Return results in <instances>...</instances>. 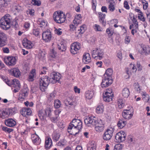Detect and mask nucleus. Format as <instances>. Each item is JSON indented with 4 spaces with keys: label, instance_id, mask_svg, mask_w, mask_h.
Wrapping results in <instances>:
<instances>
[{
    "label": "nucleus",
    "instance_id": "1",
    "mask_svg": "<svg viewBox=\"0 0 150 150\" xmlns=\"http://www.w3.org/2000/svg\"><path fill=\"white\" fill-rule=\"evenodd\" d=\"M61 77L59 73L54 72L50 74V78L47 76L41 77L39 81L40 89L42 91H44L50 83H56L59 80Z\"/></svg>",
    "mask_w": 150,
    "mask_h": 150
},
{
    "label": "nucleus",
    "instance_id": "2",
    "mask_svg": "<svg viewBox=\"0 0 150 150\" xmlns=\"http://www.w3.org/2000/svg\"><path fill=\"white\" fill-rule=\"evenodd\" d=\"M18 19L19 17H16L12 21L10 16L8 14H6L0 20L1 27L3 29L7 30L12 25L15 30H17L19 27L18 24L19 22Z\"/></svg>",
    "mask_w": 150,
    "mask_h": 150
},
{
    "label": "nucleus",
    "instance_id": "3",
    "mask_svg": "<svg viewBox=\"0 0 150 150\" xmlns=\"http://www.w3.org/2000/svg\"><path fill=\"white\" fill-rule=\"evenodd\" d=\"M85 124L88 126L91 125L104 127L101 120H98L94 116L87 117L84 120Z\"/></svg>",
    "mask_w": 150,
    "mask_h": 150
},
{
    "label": "nucleus",
    "instance_id": "4",
    "mask_svg": "<svg viewBox=\"0 0 150 150\" xmlns=\"http://www.w3.org/2000/svg\"><path fill=\"white\" fill-rule=\"evenodd\" d=\"M91 54L92 57L96 60L102 59L104 56L103 50L99 47L94 48L91 51Z\"/></svg>",
    "mask_w": 150,
    "mask_h": 150
},
{
    "label": "nucleus",
    "instance_id": "5",
    "mask_svg": "<svg viewBox=\"0 0 150 150\" xmlns=\"http://www.w3.org/2000/svg\"><path fill=\"white\" fill-rule=\"evenodd\" d=\"M53 17L54 21L57 23L59 24L64 23L66 20L65 14L61 11H57L54 12Z\"/></svg>",
    "mask_w": 150,
    "mask_h": 150
},
{
    "label": "nucleus",
    "instance_id": "6",
    "mask_svg": "<svg viewBox=\"0 0 150 150\" xmlns=\"http://www.w3.org/2000/svg\"><path fill=\"white\" fill-rule=\"evenodd\" d=\"M14 113L13 109L6 108L0 111V115L2 118L8 117Z\"/></svg>",
    "mask_w": 150,
    "mask_h": 150
},
{
    "label": "nucleus",
    "instance_id": "7",
    "mask_svg": "<svg viewBox=\"0 0 150 150\" xmlns=\"http://www.w3.org/2000/svg\"><path fill=\"white\" fill-rule=\"evenodd\" d=\"M114 131V129L111 127L108 129L103 135V139L105 140H108L110 139Z\"/></svg>",
    "mask_w": 150,
    "mask_h": 150
},
{
    "label": "nucleus",
    "instance_id": "8",
    "mask_svg": "<svg viewBox=\"0 0 150 150\" xmlns=\"http://www.w3.org/2000/svg\"><path fill=\"white\" fill-rule=\"evenodd\" d=\"M76 127L78 128H81L82 127V122L80 120L74 119L69 124V128H72V127Z\"/></svg>",
    "mask_w": 150,
    "mask_h": 150
},
{
    "label": "nucleus",
    "instance_id": "9",
    "mask_svg": "<svg viewBox=\"0 0 150 150\" xmlns=\"http://www.w3.org/2000/svg\"><path fill=\"white\" fill-rule=\"evenodd\" d=\"M16 59L15 57L8 56L5 59L4 62L6 64L9 66H12L16 63Z\"/></svg>",
    "mask_w": 150,
    "mask_h": 150
},
{
    "label": "nucleus",
    "instance_id": "10",
    "mask_svg": "<svg viewBox=\"0 0 150 150\" xmlns=\"http://www.w3.org/2000/svg\"><path fill=\"white\" fill-rule=\"evenodd\" d=\"M112 82V78L104 76L101 85L102 88H106L110 85Z\"/></svg>",
    "mask_w": 150,
    "mask_h": 150
},
{
    "label": "nucleus",
    "instance_id": "11",
    "mask_svg": "<svg viewBox=\"0 0 150 150\" xmlns=\"http://www.w3.org/2000/svg\"><path fill=\"white\" fill-rule=\"evenodd\" d=\"M80 49V44L79 42H75L72 44L71 47L70 51L72 54H75L78 52Z\"/></svg>",
    "mask_w": 150,
    "mask_h": 150
},
{
    "label": "nucleus",
    "instance_id": "12",
    "mask_svg": "<svg viewBox=\"0 0 150 150\" xmlns=\"http://www.w3.org/2000/svg\"><path fill=\"white\" fill-rule=\"evenodd\" d=\"M125 133L123 131L120 132L116 134L115 136L116 142H121L124 141L125 138Z\"/></svg>",
    "mask_w": 150,
    "mask_h": 150
},
{
    "label": "nucleus",
    "instance_id": "13",
    "mask_svg": "<svg viewBox=\"0 0 150 150\" xmlns=\"http://www.w3.org/2000/svg\"><path fill=\"white\" fill-rule=\"evenodd\" d=\"M113 96V94L111 92L110 93L107 91L103 94V98L104 101L109 102L112 100Z\"/></svg>",
    "mask_w": 150,
    "mask_h": 150
},
{
    "label": "nucleus",
    "instance_id": "14",
    "mask_svg": "<svg viewBox=\"0 0 150 150\" xmlns=\"http://www.w3.org/2000/svg\"><path fill=\"white\" fill-rule=\"evenodd\" d=\"M52 35L50 30L44 31L42 34V39L46 42L50 41L51 40Z\"/></svg>",
    "mask_w": 150,
    "mask_h": 150
},
{
    "label": "nucleus",
    "instance_id": "15",
    "mask_svg": "<svg viewBox=\"0 0 150 150\" xmlns=\"http://www.w3.org/2000/svg\"><path fill=\"white\" fill-rule=\"evenodd\" d=\"M7 37L6 35L3 32H0V47L4 46L6 44Z\"/></svg>",
    "mask_w": 150,
    "mask_h": 150
},
{
    "label": "nucleus",
    "instance_id": "16",
    "mask_svg": "<svg viewBox=\"0 0 150 150\" xmlns=\"http://www.w3.org/2000/svg\"><path fill=\"white\" fill-rule=\"evenodd\" d=\"M123 117L125 119H130L133 116V114L129 110H124L122 113Z\"/></svg>",
    "mask_w": 150,
    "mask_h": 150
},
{
    "label": "nucleus",
    "instance_id": "17",
    "mask_svg": "<svg viewBox=\"0 0 150 150\" xmlns=\"http://www.w3.org/2000/svg\"><path fill=\"white\" fill-rule=\"evenodd\" d=\"M32 112L31 109L27 108H23L21 111V114L23 116H26V115L30 116L31 115Z\"/></svg>",
    "mask_w": 150,
    "mask_h": 150
},
{
    "label": "nucleus",
    "instance_id": "18",
    "mask_svg": "<svg viewBox=\"0 0 150 150\" xmlns=\"http://www.w3.org/2000/svg\"><path fill=\"white\" fill-rule=\"evenodd\" d=\"M99 15V21L104 26L106 25V21L105 20V14H103V13L100 12L98 13Z\"/></svg>",
    "mask_w": 150,
    "mask_h": 150
},
{
    "label": "nucleus",
    "instance_id": "19",
    "mask_svg": "<svg viewBox=\"0 0 150 150\" xmlns=\"http://www.w3.org/2000/svg\"><path fill=\"white\" fill-rule=\"evenodd\" d=\"M82 61L83 63L85 64H88L91 62V58L89 53H85L83 54Z\"/></svg>",
    "mask_w": 150,
    "mask_h": 150
},
{
    "label": "nucleus",
    "instance_id": "20",
    "mask_svg": "<svg viewBox=\"0 0 150 150\" xmlns=\"http://www.w3.org/2000/svg\"><path fill=\"white\" fill-rule=\"evenodd\" d=\"M81 128H78L76 127H72V128H69V126L68 127L67 129L69 132H71V134L74 135H76L78 134Z\"/></svg>",
    "mask_w": 150,
    "mask_h": 150
},
{
    "label": "nucleus",
    "instance_id": "21",
    "mask_svg": "<svg viewBox=\"0 0 150 150\" xmlns=\"http://www.w3.org/2000/svg\"><path fill=\"white\" fill-rule=\"evenodd\" d=\"M31 139L33 142L34 144H40V139L39 136L36 134L32 135Z\"/></svg>",
    "mask_w": 150,
    "mask_h": 150
},
{
    "label": "nucleus",
    "instance_id": "22",
    "mask_svg": "<svg viewBox=\"0 0 150 150\" xmlns=\"http://www.w3.org/2000/svg\"><path fill=\"white\" fill-rule=\"evenodd\" d=\"M23 44L24 47L27 49H31L34 46L33 43L27 40H26V42L23 40Z\"/></svg>",
    "mask_w": 150,
    "mask_h": 150
},
{
    "label": "nucleus",
    "instance_id": "23",
    "mask_svg": "<svg viewBox=\"0 0 150 150\" xmlns=\"http://www.w3.org/2000/svg\"><path fill=\"white\" fill-rule=\"evenodd\" d=\"M5 124L6 126L11 127L14 126L16 124V122L13 119H10L6 120Z\"/></svg>",
    "mask_w": 150,
    "mask_h": 150
},
{
    "label": "nucleus",
    "instance_id": "24",
    "mask_svg": "<svg viewBox=\"0 0 150 150\" xmlns=\"http://www.w3.org/2000/svg\"><path fill=\"white\" fill-rule=\"evenodd\" d=\"M142 51L141 54H144L145 55H147L150 54V48L147 46L143 45L142 47Z\"/></svg>",
    "mask_w": 150,
    "mask_h": 150
},
{
    "label": "nucleus",
    "instance_id": "25",
    "mask_svg": "<svg viewBox=\"0 0 150 150\" xmlns=\"http://www.w3.org/2000/svg\"><path fill=\"white\" fill-rule=\"evenodd\" d=\"M35 70L33 69L29 74L28 78V81H33L34 80V78L36 77Z\"/></svg>",
    "mask_w": 150,
    "mask_h": 150
},
{
    "label": "nucleus",
    "instance_id": "26",
    "mask_svg": "<svg viewBox=\"0 0 150 150\" xmlns=\"http://www.w3.org/2000/svg\"><path fill=\"white\" fill-rule=\"evenodd\" d=\"M82 20L81 14H79L76 16L73 22L74 24H79L81 23Z\"/></svg>",
    "mask_w": 150,
    "mask_h": 150
},
{
    "label": "nucleus",
    "instance_id": "27",
    "mask_svg": "<svg viewBox=\"0 0 150 150\" xmlns=\"http://www.w3.org/2000/svg\"><path fill=\"white\" fill-rule=\"evenodd\" d=\"M94 95V92L93 91H88L85 93V96L86 98L88 99H91Z\"/></svg>",
    "mask_w": 150,
    "mask_h": 150
},
{
    "label": "nucleus",
    "instance_id": "28",
    "mask_svg": "<svg viewBox=\"0 0 150 150\" xmlns=\"http://www.w3.org/2000/svg\"><path fill=\"white\" fill-rule=\"evenodd\" d=\"M52 144V141L50 138H48L45 142V147L47 149H49Z\"/></svg>",
    "mask_w": 150,
    "mask_h": 150
},
{
    "label": "nucleus",
    "instance_id": "29",
    "mask_svg": "<svg viewBox=\"0 0 150 150\" xmlns=\"http://www.w3.org/2000/svg\"><path fill=\"white\" fill-rule=\"evenodd\" d=\"M113 72V71L112 69L108 68L106 70L105 73L104 74V76L112 78L111 76Z\"/></svg>",
    "mask_w": 150,
    "mask_h": 150
},
{
    "label": "nucleus",
    "instance_id": "30",
    "mask_svg": "<svg viewBox=\"0 0 150 150\" xmlns=\"http://www.w3.org/2000/svg\"><path fill=\"white\" fill-rule=\"evenodd\" d=\"M60 112V111H59L58 110H56L54 111L55 116L50 117L51 120L53 122L56 121Z\"/></svg>",
    "mask_w": 150,
    "mask_h": 150
},
{
    "label": "nucleus",
    "instance_id": "31",
    "mask_svg": "<svg viewBox=\"0 0 150 150\" xmlns=\"http://www.w3.org/2000/svg\"><path fill=\"white\" fill-rule=\"evenodd\" d=\"M11 74L14 77L18 78L19 77V69L18 68H15L12 69L11 71Z\"/></svg>",
    "mask_w": 150,
    "mask_h": 150
},
{
    "label": "nucleus",
    "instance_id": "32",
    "mask_svg": "<svg viewBox=\"0 0 150 150\" xmlns=\"http://www.w3.org/2000/svg\"><path fill=\"white\" fill-rule=\"evenodd\" d=\"M129 89L126 88H123L122 91V95L124 98H127L129 96Z\"/></svg>",
    "mask_w": 150,
    "mask_h": 150
},
{
    "label": "nucleus",
    "instance_id": "33",
    "mask_svg": "<svg viewBox=\"0 0 150 150\" xmlns=\"http://www.w3.org/2000/svg\"><path fill=\"white\" fill-rule=\"evenodd\" d=\"M104 106L102 104L98 105L96 109L97 113L100 114L103 113V111Z\"/></svg>",
    "mask_w": 150,
    "mask_h": 150
},
{
    "label": "nucleus",
    "instance_id": "34",
    "mask_svg": "<svg viewBox=\"0 0 150 150\" xmlns=\"http://www.w3.org/2000/svg\"><path fill=\"white\" fill-rule=\"evenodd\" d=\"M126 124L127 122L126 121L122 120H120L118 121L117 125L119 128L121 129L125 127Z\"/></svg>",
    "mask_w": 150,
    "mask_h": 150
},
{
    "label": "nucleus",
    "instance_id": "35",
    "mask_svg": "<svg viewBox=\"0 0 150 150\" xmlns=\"http://www.w3.org/2000/svg\"><path fill=\"white\" fill-rule=\"evenodd\" d=\"M87 148L93 149H96V144L95 142L92 141L88 144Z\"/></svg>",
    "mask_w": 150,
    "mask_h": 150
},
{
    "label": "nucleus",
    "instance_id": "36",
    "mask_svg": "<svg viewBox=\"0 0 150 150\" xmlns=\"http://www.w3.org/2000/svg\"><path fill=\"white\" fill-rule=\"evenodd\" d=\"M7 5L6 0H0V9L3 8Z\"/></svg>",
    "mask_w": 150,
    "mask_h": 150
},
{
    "label": "nucleus",
    "instance_id": "37",
    "mask_svg": "<svg viewBox=\"0 0 150 150\" xmlns=\"http://www.w3.org/2000/svg\"><path fill=\"white\" fill-rule=\"evenodd\" d=\"M143 100H145V102H147L149 100V96L147 94L146 92H143L141 93Z\"/></svg>",
    "mask_w": 150,
    "mask_h": 150
},
{
    "label": "nucleus",
    "instance_id": "38",
    "mask_svg": "<svg viewBox=\"0 0 150 150\" xmlns=\"http://www.w3.org/2000/svg\"><path fill=\"white\" fill-rule=\"evenodd\" d=\"M60 137V135L59 133H54L52 135V138L55 142H57L58 140Z\"/></svg>",
    "mask_w": 150,
    "mask_h": 150
},
{
    "label": "nucleus",
    "instance_id": "39",
    "mask_svg": "<svg viewBox=\"0 0 150 150\" xmlns=\"http://www.w3.org/2000/svg\"><path fill=\"white\" fill-rule=\"evenodd\" d=\"M118 106L120 108H121L124 106V104L122 99H119L117 101Z\"/></svg>",
    "mask_w": 150,
    "mask_h": 150
},
{
    "label": "nucleus",
    "instance_id": "40",
    "mask_svg": "<svg viewBox=\"0 0 150 150\" xmlns=\"http://www.w3.org/2000/svg\"><path fill=\"white\" fill-rule=\"evenodd\" d=\"M54 106L56 108H58L61 107V101L58 100H55L54 102Z\"/></svg>",
    "mask_w": 150,
    "mask_h": 150
},
{
    "label": "nucleus",
    "instance_id": "41",
    "mask_svg": "<svg viewBox=\"0 0 150 150\" xmlns=\"http://www.w3.org/2000/svg\"><path fill=\"white\" fill-rule=\"evenodd\" d=\"M31 3L33 5L40 6L41 4V2L39 0H31Z\"/></svg>",
    "mask_w": 150,
    "mask_h": 150
},
{
    "label": "nucleus",
    "instance_id": "42",
    "mask_svg": "<svg viewBox=\"0 0 150 150\" xmlns=\"http://www.w3.org/2000/svg\"><path fill=\"white\" fill-rule=\"evenodd\" d=\"M58 49L61 51L63 52L66 50V47L63 44H60L57 45Z\"/></svg>",
    "mask_w": 150,
    "mask_h": 150
},
{
    "label": "nucleus",
    "instance_id": "43",
    "mask_svg": "<svg viewBox=\"0 0 150 150\" xmlns=\"http://www.w3.org/2000/svg\"><path fill=\"white\" fill-rule=\"evenodd\" d=\"M86 29V26L85 25H83L80 27V29H78V31H79V33L82 34L85 31Z\"/></svg>",
    "mask_w": 150,
    "mask_h": 150
},
{
    "label": "nucleus",
    "instance_id": "44",
    "mask_svg": "<svg viewBox=\"0 0 150 150\" xmlns=\"http://www.w3.org/2000/svg\"><path fill=\"white\" fill-rule=\"evenodd\" d=\"M122 146L120 144H118L115 145L113 150H122Z\"/></svg>",
    "mask_w": 150,
    "mask_h": 150
},
{
    "label": "nucleus",
    "instance_id": "45",
    "mask_svg": "<svg viewBox=\"0 0 150 150\" xmlns=\"http://www.w3.org/2000/svg\"><path fill=\"white\" fill-rule=\"evenodd\" d=\"M40 30L38 28H36L33 30L32 33L35 36H39L40 33Z\"/></svg>",
    "mask_w": 150,
    "mask_h": 150
},
{
    "label": "nucleus",
    "instance_id": "46",
    "mask_svg": "<svg viewBox=\"0 0 150 150\" xmlns=\"http://www.w3.org/2000/svg\"><path fill=\"white\" fill-rule=\"evenodd\" d=\"M45 112L47 116L50 117H51L52 115L51 111L50 108H47L45 110Z\"/></svg>",
    "mask_w": 150,
    "mask_h": 150
},
{
    "label": "nucleus",
    "instance_id": "47",
    "mask_svg": "<svg viewBox=\"0 0 150 150\" xmlns=\"http://www.w3.org/2000/svg\"><path fill=\"white\" fill-rule=\"evenodd\" d=\"M12 84L13 86L19 87V81L17 79H14L13 80Z\"/></svg>",
    "mask_w": 150,
    "mask_h": 150
},
{
    "label": "nucleus",
    "instance_id": "48",
    "mask_svg": "<svg viewBox=\"0 0 150 150\" xmlns=\"http://www.w3.org/2000/svg\"><path fill=\"white\" fill-rule=\"evenodd\" d=\"M115 3L113 4L111 3V4H109L108 8L110 11H113L115 10Z\"/></svg>",
    "mask_w": 150,
    "mask_h": 150
},
{
    "label": "nucleus",
    "instance_id": "49",
    "mask_svg": "<svg viewBox=\"0 0 150 150\" xmlns=\"http://www.w3.org/2000/svg\"><path fill=\"white\" fill-rule=\"evenodd\" d=\"M104 127L96 126L95 129L98 132H100L103 130Z\"/></svg>",
    "mask_w": 150,
    "mask_h": 150
},
{
    "label": "nucleus",
    "instance_id": "50",
    "mask_svg": "<svg viewBox=\"0 0 150 150\" xmlns=\"http://www.w3.org/2000/svg\"><path fill=\"white\" fill-rule=\"evenodd\" d=\"M50 55L53 58H54L56 56L57 52L54 49H53L51 50Z\"/></svg>",
    "mask_w": 150,
    "mask_h": 150
},
{
    "label": "nucleus",
    "instance_id": "51",
    "mask_svg": "<svg viewBox=\"0 0 150 150\" xmlns=\"http://www.w3.org/2000/svg\"><path fill=\"white\" fill-rule=\"evenodd\" d=\"M135 89L138 92H140V88L138 83H135L134 84Z\"/></svg>",
    "mask_w": 150,
    "mask_h": 150
},
{
    "label": "nucleus",
    "instance_id": "52",
    "mask_svg": "<svg viewBox=\"0 0 150 150\" xmlns=\"http://www.w3.org/2000/svg\"><path fill=\"white\" fill-rule=\"evenodd\" d=\"M2 129L3 131L8 133H10L13 130V129H12L8 128L6 127H2Z\"/></svg>",
    "mask_w": 150,
    "mask_h": 150
},
{
    "label": "nucleus",
    "instance_id": "53",
    "mask_svg": "<svg viewBox=\"0 0 150 150\" xmlns=\"http://www.w3.org/2000/svg\"><path fill=\"white\" fill-rule=\"evenodd\" d=\"M142 2L143 3H144L143 4V8L144 9L146 10L148 7V3L145 0H142Z\"/></svg>",
    "mask_w": 150,
    "mask_h": 150
},
{
    "label": "nucleus",
    "instance_id": "54",
    "mask_svg": "<svg viewBox=\"0 0 150 150\" xmlns=\"http://www.w3.org/2000/svg\"><path fill=\"white\" fill-rule=\"evenodd\" d=\"M135 65L138 71H141L142 70V67L141 65L139 62H137Z\"/></svg>",
    "mask_w": 150,
    "mask_h": 150
},
{
    "label": "nucleus",
    "instance_id": "55",
    "mask_svg": "<svg viewBox=\"0 0 150 150\" xmlns=\"http://www.w3.org/2000/svg\"><path fill=\"white\" fill-rule=\"evenodd\" d=\"M106 32L109 36H111L113 33V31L109 28L107 29Z\"/></svg>",
    "mask_w": 150,
    "mask_h": 150
},
{
    "label": "nucleus",
    "instance_id": "56",
    "mask_svg": "<svg viewBox=\"0 0 150 150\" xmlns=\"http://www.w3.org/2000/svg\"><path fill=\"white\" fill-rule=\"evenodd\" d=\"M138 29V26L137 27L134 26V28L131 30V33L133 35H134L135 33H137Z\"/></svg>",
    "mask_w": 150,
    "mask_h": 150
},
{
    "label": "nucleus",
    "instance_id": "57",
    "mask_svg": "<svg viewBox=\"0 0 150 150\" xmlns=\"http://www.w3.org/2000/svg\"><path fill=\"white\" fill-rule=\"evenodd\" d=\"M94 28L96 31H102V28L98 25L95 24Z\"/></svg>",
    "mask_w": 150,
    "mask_h": 150
},
{
    "label": "nucleus",
    "instance_id": "58",
    "mask_svg": "<svg viewBox=\"0 0 150 150\" xmlns=\"http://www.w3.org/2000/svg\"><path fill=\"white\" fill-rule=\"evenodd\" d=\"M58 145L59 146H64L66 144L65 141L64 139L61 140L58 143Z\"/></svg>",
    "mask_w": 150,
    "mask_h": 150
},
{
    "label": "nucleus",
    "instance_id": "59",
    "mask_svg": "<svg viewBox=\"0 0 150 150\" xmlns=\"http://www.w3.org/2000/svg\"><path fill=\"white\" fill-rule=\"evenodd\" d=\"M77 24H71L69 25V27L70 28V30L71 31L74 30L76 28V26H77Z\"/></svg>",
    "mask_w": 150,
    "mask_h": 150
},
{
    "label": "nucleus",
    "instance_id": "60",
    "mask_svg": "<svg viewBox=\"0 0 150 150\" xmlns=\"http://www.w3.org/2000/svg\"><path fill=\"white\" fill-rule=\"evenodd\" d=\"M34 10L32 9H29L27 11V13L28 14H29L31 16H33L34 15Z\"/></svg>",
    "mask_w": 150,
    "mask_h": 150
},
{
    "label": "nucleus",
    "instance_id": "61",
    "mask_svg": "<svg viewBox=\"0 0 150 150\" xmlns=\"http://www.w3.org/2000/svg\"><path fill=\"white\" fill-rule=\"evenodd\" d=\"M125 42L126 44H129L130 42V38L129 36H126L125 40Z\"/></svg>",
    "mask_w": 150,
    "mask_h": 150
},
{
    "label": "nucleus",
    "instance_id": "62",
    "mask_svg": "<svg viewBox=\"0 0 150 150\" xmlns=\"http://www.w3.org/2000/svg\"><path fill=\"white\" fill-rule=\"evenodd\" d=\"M132 21L133 22L134 26H137H137H138V23L136 19L134 17H133V18L132 19Z\"/></svg>",
    "mask_w": 150,
    "mask_h": 150
},
{
    "label": "nucleus",
    "instance_id": "63",
    "mask_svg": "<svg viewBox=\"0 0 150 150\" xmlns=\"http://www.w3.org/2000/svg\"><path fill=\"white\" fill-rule=\"evenodd\" d=\"M130 67H132V69L134 72H136L137 69L136 65L131 64L130 65Z\"/></svg>",
    "mask_w": 150,
    "mask_h": 150
},
{
    "label": "nucleus",
    "instance_id": "64",
    "mask_svg": "<svg viewBox=\"0 0 150 150\" xmlns=\"http://www.w3.org/2000/svg\"><path fill=\"white\" fill-rule=\"evenodd\" d=\"M124 7L127 9H129V6L127 2L125 1L124 3Z\"/></svg>",
    "mask_w": 150,
    "mask_h": 150
}]
</instances>
